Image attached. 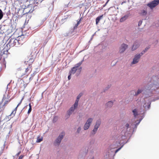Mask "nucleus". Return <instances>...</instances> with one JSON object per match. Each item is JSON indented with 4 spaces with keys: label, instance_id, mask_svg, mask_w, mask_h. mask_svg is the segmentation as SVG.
<instances>
[{
    "label": "nucleus",
    "instance_id": "obj_3",
    "mask_svg": "<svg viewBox=\"0 0 159 159\" xmlns=\"http://www.w3.org/2000/svg\"><path fill=\"white\" fill-rule=\"evenodd\" d=\"M122 133V135L120 136H119L118 137L117 139V141L116 142V144H117V145L118 146L120 145L121 146V147L118 148L115 151V154L120 150V149L123 147L125 144L127 143L128 142V141L126 142L123 141V142H121L122 140H120V139L121 138V139H125L127 135V134H126V130H125L124 129V130H123Z\"/></svg>",
    "mask_w": 159,
    "mask_h": 159
},
{
    "label": "nucleus",
    "instance_id": "obj_47",
    "mask_svg": "<svg viewBox=\"0 0 159 159\" xmlns=\"http://www.w3.org/2000/svg\"><path fill=\"white\" fill-rule=\"evenodd\" d=\"M109 0H107V2H106V3H105V4H104V5H103V7H104L108 3V2L109 1Z\"/></svg>",
    "mask_w": 159,
    "mask_h": 159
},
{
    "label": "nucleus",
    "instance_id": "obj_18",
    "mask_svg": "<svg viewBox=\"0 0 159 159\" xmlns=\"http://www.w3.org/2000/svg\"><path fill=\"white\" fill-rule=\"evenodd\" d=\"M143 93L145 95V98H148L152 95V94L151 91L148 89L146 90L145 92H143Z\"/></svg>",
    "mask_w": 159,
    "mask_h": 159
},
{
    "label": "nucleus",
    "instance_id": "obj_56",
    "mask_svg": "<svg viewBox=\"0 0 159 159\" xmlns=\"http://www.w3.org/2000/svg\"><path fill=\"white\" fill-rule=\"evenodd\" d=\"M33 77L31 76V77L29 78V81H31L33 79Z\"/></svg>",
    "mask_w": 159,
    "mask_h": 159
},
{
    "label": "nucleus",
    "instance_id": "obj_51",
    "mask_svg": "<svg viewBox=\"0 0 159 159\" xmlns=\"http://www.w3.org/2000/svg\"><path fill=\"white\" fill-rule=\"evenodd\" d=\"M22 100H23V98H22L21 99V101L17 105V107H18L20 104L22 102Z\"/></svg>",
    "mask_w": 159,
    "mask_h": 159
},
{
    "label": "nucleus",
    "instance_id": "obj_11",
    "mask_svg": "<svg viewBox=\"0 0 159 159\" xmlns=\"http://www.w3.org/2000/svg\"><path fill=\"white\" fill-rule=\"evenodd\" d=\"M28 7L26 8L23 10V12L24 13L23 15L26 14L27 15L29 13L30 14L34 11V7H33V9L32 7L30 8V6H28Z\"/></svg>",
    "mask_w": 159,
    "mask_h": 159
},
{
    "label": "nucleus",
    "instance_id": "obj_42",
    "mask_svg": "<svg viewBox=\"0 0 159 159\" xmlns=\"http://www.w3.org/2000/svg\"><path fill=\"white\" fill-rule=\"evenodd\" d=\"M57 120V118L56 116H55L53 119V121L54 122H56Z\"/></svg>",
    "mask_w": 159,
    "mask_h": 159
},
{
    "label": "nucleus",
    "instance_id": "obj_7",
    "mask_svg": "<svg viewBox=\"0 0 159 159\" xmlns=\"http://www.w3.org/2000/svg\"><path fill=\"white\" fill-rule=\"evenodd\" d=\"M39 52V51L37 47L35 48L32 52L30 53V56L29 60L27 62H29L30 63H32L34 61L37 54Z\"/></svg>",
    "mask_w": 159,
    "mask_h": 159
},
{
    "label": "nucleus",
    "instance_id": "obj_58",
    "mask_svg": "<svg viewBox=\"0 0 159 159\" xmlns=\"http://www.w3.org/2000/svg\"><path fill=\"white\" fill-rule=\"evenodd\" d=\"M2 51H1L0 52V56H2L3 54H2V53L3 52H2Z\"/></svg>",
    "mask_w": 159,
    "mask_h": 159
},
{
    "label": "nucleus",
    "instance_id": "obj_6",
    "mask_svg": "<svg viewBox=\"0 0 159 159\" xmlns=\"http://www.w3.org/2000/svg\"><path fill=\"white\" fill-rule=\"evenodd\" d=\"M65 136L64 132H62L56 139L53 142L55 146H59L60 144L61 141Z\"/></svg>",
    "mask_w": 159,
    "mask_h": 159
},
{
    "label": "nucleus",
    "instance_id": "obj_4",
    "mask_svg": "<svg viewBox=\"0 0 159 159\" xmlns=\"http://www.w3.org/2000/svg\"><path fill=\"white\" fill-rule=\"evenodd\" d=\"M132 112L135 118H136V116H139V117H140L139 120L137 121L136 123L133 125H132L134 126V128H135V129H136L138 125H139L141 121L144 117L145 111H143V112H142V111L140 112H138L137 111V110L136 109H134L133 110Z\"/></svg>",
    "mask_w": 159,
    "mask_h": 159
},
{
    "label": "nucleus",
    "instance_id": "obj_21",
    "mask_svg": "<svg viewBox=\"0 0 159 159\" xmlns=\"http://www.w3.org/2000/svg\"><path fill=\"white\" fill-rule=\"evenodd\" d=\"M113 102L112 101L108 102L106 103V105L107 107L110 108L113 105Z\"/></svg>",
    "mask_w": 159,
    "mask_h": 159
},
{
    "label": "nucleus",
    "instance_id": "obj_17",
    "mask_svg": "<svg viewBox=\"0 0 159 159\" xmlns=\"http://www.w3.org/2000/svg\"><path fill=\"white\" fill-rule=\"evenodd\" d=\"M22 43H21L20 41L17 39H15L14 40L12 43H11L12 46H15L16 47H18L20 45L22 44Z\"/></svg>",
    "mask_w": 159,
    "mask_h": 159
},
{
    "label": "nucleus",
    "instance_id": "obj_1",
    "mask_svg": "<svg viewBox=\"0 0 159 159\" xmlns=\"http://www.w3.org/2000/svg\"><path fill=\"white\" fill-rule=\"evenodd\" d=\"M132 128H133V129H131L130 127H129V124L128 123H126L125 125L123 126V129H121L119 131V132L120 133V135L118 136H120L122 135V132L123 131V130H124L125 129V130H126V134H127V135L125 137V139L127 137H129V138H130L133 133L134 131V130H136V129H135V128H134V126H132ZM124 139H122L121 138L120 139V140H121L122 141H121V142H123V141H124ZM129 139H128V140L127 141H128V140Z\"/></svg>",
    "mask_w": 159,
    "mask_h": 159
},
{
    "label": "nucleus",
    "instance_id": "obj_9",
    "mask_svg": "<svg viewBox=\"0 0 159 159\" xmlns=\"http://www.w3.org/2000/svg\"><path fill=\"white\" fill-rule=\"evenodd\" d=\"M159 4V0H153L148 3L147 5L150 9H152Z\"/></svg>",
    "mask_w": 159,
    "mask_h": 159
},
{
    "label": "nucleus",
    "instance_id": "obj_61",
    "mask_svg": "<svg viewBox=\"0 0 159 159\" xmlns=\"http://www.w3.org/2000/svg\"><path fill=\"white\" fill-rule=\"evenodd\" d=\"M81 69H82V67H80L79 69V70L80 71H81Z\"/></svg>",
    "mask_w": 159,
    "mask_h": 159
},
{
    "label": "nucleus",
    "instance_id": "obj_23",
    "mask_svg": "<svg viewBox=\"0 0 159 159\" xmlns=\"http://www.w3.org/2000/svg\"><path fill=\"white\" fill-rule=\"evenodd\" d=\"M103 17V15H102L101 16H99L97 17L96 20V24L97 25L99 22L100 20Z\"/></svg>",
    "mask_w": 159,
    "mask_h": 159
},
{
    "label": "nucleus",
    "instance_id": "obj_48",
    "mask_svg": "<svg viewBox=\"0 0 159 159\" xmlns=\"http://www.w3.org/2000/svg\"><path fill=\"white\" fill-rule=\"evenodd\" d=\"M70 6V2H69V3H68V4L65 5V8L67 7Z\"/></svg>",
    "mask_w": 159,
    "mask_h": 159
},
{
    "label": "nucleus",
    "instance_id": "obj_59",
    "mask_svg": "<svg viewBox=\"0 0 159 159\" xmlns=\"http://www.w3.org/2000/svg\"><path fill=\"white\" fill-rule=\"evenodd\" d=\"M108 89H107V88H106V87L104 89V92H106V91H107Z\"/></svg>",
    "mask_w": 159,
    "mask_h": 159
},
{
    "label": "nucleus",
    "instance_id": "obj_35",
    "mask_svg": "<svg viewBox=\"0 0 159 159\" xmlns=\"http://www.w3.org/2000/svg\"><path fill=\"white\" fill-rule=\"evenodd\" d=\"M78 105V104L75 103L73 105V109H74V110L75 109L77 108Z\"/></svg>",
    "mask_w": 159,
    "mask_h": 159
},
{
    "label": "nucleus",
    "instance_id": "obj_64",
    "mask_svg": "<svg viewBox=\"0 0 159 159\" xmlns=\"http://www.w3.org/2000/svg\"><path fill=\"white\" fill-rule=\"evenodd\" d=\"M53 3H54V2H53V1L52 3V6H53Z\"/></svg>",
    "mask_w": 159,
    "mask_h": 159
},
{
    "label": "nucleus",
    "instance_id": "obj_49",
    "mask_svg": "<svg viewBox=\"0 0 159 159\" xmlns=\"http://www.w3.org/2000/svg\"><path fill=\"white\" fill-rule=\"evenodd\" d=\"M158 43V40H157L154 42V44H155V45H157V43Z\"/></svg>",
    "mask_w": 159,
    "mask_h": 159
},
{
    "label": "nucleus",
    "instance_id": "obj_37",
    "mask_svg": "<svg viewBox=\"0 0 159 159\" xmlns=\"http://www.w3.org/2000/svg\"><path fill=\"white\" fill-rule=\"evenodd\" d=\"M81 128L80 127H79L77 129V133L78 134L79 133L81 130Z\"/></svg>",
    "mask_w": 159,
    "mask_h": 159
},
{
    "label": "nucleus",
    "instance_id": "obj_43",
    "mask_svg": "<svg viewBox=\"0 0 159 159\" xmlns=\"http://www.w3.org/2000/svg\"><path fill=\"white\" fill-rule=\"evenodd\" d=\"M32 111V108H29L28 111V114H29Z\"/></svg>",
    "mask_w": 159,
    "mask_h": 159
},
{
    "label": "nucleus",
    "instance_id": "obj_57",
    "mask_svg": "<svg viewBox=\"0 0 159 159\" xmlns=\"http://www.w3.org/2000/svg\"><path fill=\"white\" fill-rule=\"evenodd\" d=\"M21 153V152H19L18 153H17L16 154V156H19L20 153Z\"/></svg>",
    "mask_w": 159,
    "mask_h": 159
},
{
    "label": "nucleus",
    "instance_id": "obj_27",
    "mask_svg": "<svg viewBox=\"0 0 159 159\" xmlns=\"http://www.w3.org/2000/svg\"><path fill=\"white\" fill-rule=\"evenodd\" d=\"M143 90L142 89H139L135 93V94L134 95V96H137L139 94L143 92Z\"/></svg>",
    "mask_w": 159,
    "mask_h": 159
},
{
    "label": "nucleus",
    "instance_id": "obj_29",
    "mask_svg": "<svg viewBox=\"0 0 159 159\" xmlns=\"http://www.w3.org/2000/svg\"><path fill=\"white\" fill-rule=\"evenodd\" d=\"M4 15V13L2 10L0 8V20L2 19Z\"/></svg>",
    "mask_w": 159,
    "mask_h": 159
},
{
    "label": "nucleus",
    "instance_id": "obj_52",
    "mask_svg": "<svg viewBox=\"0 0 159 159\" xmlns=\"http://www.w3.org/2000/svg\"><path fill=\"white\" fill-rule=\"evenodd\" d=\"M35 74L36 72H34L33 74H31V76L33 77Z\"/></svg>",
    "mask_w": 159,
    "mask_h": 159
},
{
    "label": "nucleus",
    "instance_id": "obj_13",
    "mask_svg": "<svg viewBox=\"0 0 159 159\" xmlns=\"http://www.w3.org/2000/svg\"><path fill=\"white\" fill-rule=\"evenodd\" d=\"M152 81L153 82V84L156 85H159V76H153L152 78Z\"/></svg>",
    "mask_w": 159,
    "mask_h": 159
},
{
    "label": "nucleus",
    "instance_id": "obj_63",
    "mask_svg": "<svg viewBox=\"0 0 159 159\" xmlns=\"http://www.w3.org/2000/svg\"><path fill=\"white\" fill-rule=\"evenodd\" d=\"M125 3V1H124L122 3H121V4H123V3Z\"/></svg>",
    "mask_w": 159,
    "mask_h": 159
},
{
    "label": "nucleus",
    "instance_id": "obj_16",
    "mask_svg": "<svg viewBox=\"0 0 159 159\" xmlns=\"http://www.w3.org/2000/svg\"><path fill=\"white\" fill-rule=\"evenodd\" d=\"M75 30H74V29L71 28L68 32H67L64 34V36H65L69 37L72 36L74 34V33L75 32Z\"/></svg>",
    "mask_w": 159,
    "mask_h": 159
},
{
    "label": "nucleus",
    "instance_id": "obj_33",
    "mask_svg": "<svg viewBox=\"0 0 159 159\" xmlns=\"http://www.w3.org/2000/svg\"><path fill=\"white\" fill-rule=\"evenodd\" d=\"M95 141V139L94 138H91L90 142V144L91 145L93 144L94 143Z\"/></svg>",
    "mask_w": 159,
    "mask_h": 159
},
{
    "label": "nucleus",
    "instance_id": "obj_53",
    "mask_svg": "<svg viewBox=\"0 0 159 159\" xmlns=\"http://www.w3.org/2000/svg\"><path fill=\"white\" fill-rule=\"evenodd\" d=\"M8 102V101H6L5 102H4V104L3 105H4V107H5V106L6 104H7V102Z\"/></svg>",
    "mask_w": 159,
    "mask_h": 159
},
{
    "label": "nucleus",
    "instance_id": "obj_60",
    "mask_svg": "<svg viewBox=\"0 0 159 159\" xmlns=\"http://www.w3.org/2000/svg\"><path fill=\"white\" fill-rule=\"evenodd\" d=\"M29 108H32V107H31V103H30L29 104Z\"/></svg>",
    "mask_w": 159,
    "mask_h": 159
},
{
    "label": "nucleus",
    "instance_id": "obj_50",
    "mask_svg": "<svg viewBox=\"0 0 159 159\" xmlns=\"http://www.w3.org/2000/svg\"><path fill=\"white\" fill-rule=\"evenodd\" d=\"M79 99H77V98L76 99L75 101V103H77V104H78V102H79Z\"/></svg>",
    "mask_w": 159,
    "mask_h": 159
},
{
    "label": "nucleus",
    "instance_id": "obj_25",
    "mask_svg": "<svg viewBox=\"0 0 159 159\" xmlns=\"http://www.w3.org/2000/svg\"><path fill=\"white\" fill-rule=\"evenodd\" d=\"M77 69L75 67H73L71 69V70L69 72V74L71 73V74H74L76 71L77 70Z\"/></svg>",
    "mask_w": 159,
    "mask_h": 159
},
{
    "label": "nucleus",
    "instance_id": "obj_28",
    "mask_svg": "<svg viewBox=\"0 0 159 159\" xmlns=\"http://www.w3.org/2000/svg\"><path fill=\"white\" fill-rule=\"evenodd\" d=\"M84 61V58L83 59L82 61H81L80 62H79L78 63L76 64L75 65V66H74L77 69V68L79 67L82 63Z\"/></svg>",
    "mask_w": 159,
    "mask_h": 159
},
{
    "label": "nucleus",
    "instance_id": "obj_62",
    "mask_svg": "<svg viewBox=\"0 0 159 159\" xmlns=\"http://www.w3.org/2000/svg\"><path fill=\"white\" fill-rule=\"evenodd\" d=\"M91 41V40H90L89 41V42H88V43H89V44H90V41Z\"/></svg>",
    "mask_w": 159,
    "mask_h": 159
},
{
    "label": "nucleus",
    "instance_id": "obj_40",
    "mask_svg": "<svg viewBox=\"0 0 159 159\" xmlns=\"http://www.w3.org/2000/svg\"><path fill=\"white\" fill-rule=\"evenodd\" d=\"M82 19V17H81L80 19L78 20L77 22V24H78L79 25L80 24L81 21V20Z\"/></svg>",
    "mask_w": 159,
    "mask_h": 159
},
{
    "label": "nucleus",
    "instance_id": "obj_30",
    "mask_svg": "<svg viewBox=\"0 0 159 159\" xmlns=\"http://www.w3.org/2000/svg\"><path fill=\"white\" fill-rule=\"evenodd\" d=\"M9 49L8 48H6V47H5L3 50H2V52H3L2 54H7V52H8V50Z\"/></svg>",
    "mask_w": 159,
    "mask_h": 159
},
{
    "label": "nucleus",
    "instance_id": "obj_2",
    "mask_svg": "<svg viewBox=\"0 0 159 159\" xmlns=\"http://www.w3.org/2000/svg\"><path fill=\"white\" fill-rule=\"evenodd\" d=\"M132 128H133V129H131L130 127H129V124L128 123H126L125 125L123 126V129H121L119 131V132L120 133V135L118 136H120L122 135V132L123 131V130H124L125 129V130H126V134H127V135L125 137V139L127 137H129V138H130L133 133L134 131V130H136V129H135V128H134V126H132ZM124 139H122L121 138L120 139V140H121L122 141H121V142H123V141H124ZM129 139H128V140L127 141H128V140Z\"/></svg>",
    "mask_w": 159,
    "mask_h": 159
},
{
    "label": "nucleus",
    "instance_id": "obj_44",
    "mask_svg": "<svg viewBox=\"0 0 159 159\" xmlns=\"http://www.w3.org/2000/svg\"><path fill=\"white\" fill-rule=\"evenodd\" d=\"M71 74H69V75H68V80H70L71 79Z\"/></svg>",
    "mask_w": 159,
    "mask_h": 159
},
{
    "label": "nucleus",
    "instance_id": "obj_39",
    "mask_svg": "<svg viewBox=\"0 0 159 159\" xmlns=\"http://www.w3.org/2000/svg\"><path fill=\"white\" fill-rule=\"evenodd\" d=\"M78 25H79L78 24L76 23V24H75V26L72 28L73 29H74V30H75L78 27Z\"/></svg>",
    "mask_w": 159,
    "mask_h": 159
},
{
    "label": "nucleus",
    "instance_id": "obj_32",
    "mask_svg": "<svg viewBox=\"0 0 159 159\" xmlns=\"http://www.w3.org/2000/svg\"><path fill=\"white\" fill-rule=\"evenodd\" d=\"M5 107H4V105H0V112H3L5 109Z\"/></svg>",
    "mask_w": 159,
    "mask_h": 159
},
{
    "label": "nucleus",
    "instance_id": "obj_41",
    "mask_svg": "<svg viewBox=\"0 0 159 159\" xmlns=\"http://www.w3.org/2000/svg\"><path fill=\"white\" fill-rule=\"evenodd\" d=\"M70 115L66 113V114L65 116V117L66 118V119H68L70 117Z\"/></svg>",
    "mask_w": 159,
    "mask_h": 159
},
{
    "label": "nucleus",
    "instance_id": "obj_26",
    "mask_svg": "<svg viewBox=\"0 0 159 159\" xmlns=\"http://www.w3.org/2000/svg\"><path fill=\"white\" fill-rule=\"evenodd\" d=\"M147 13V11L144 10H141L140 14L142 16H146Z\"/></svg>",
    "mask_w": 159,
    "mask_h": 159
},
{
    "label": "nucleus",
    "instance_id": "obj_20",
    "mask_svg": "<svg viewBox=\"0 0 159 159\" xmlns=\"http://www.w3.org/2000/svg\"><path fill=\"white\" fill-rule=\"evenodd\" d=\"M129 17V15L128 14H126L124 16L122 17L120 20V22H123L125 20L127 19Z\"/></svg>",
    "mask_w": 159,
    "mask_h": 159
},
{
    "label": "nucleus",
    "instance_id": "obj_46",
    "mask_svg": "<svg viewBox=\"0 0 159 159\" xmlns=\"http://www.w3.org/2000/svg\"><path fill=\"white\" fill-rule=\"evenodd\" d=\"M24 157V156L23 155H20L18 159H22Z\"/></svg>",
    "mask_w": 159,
    "mask_h": 159
},
{
    "label": "nucleus",
    "instance_id": "obj_54",
    "mask_svg": "<svg viewBox=\"0 0 159 159\" xmlns=\"http://www.w3.org/2000/svg\"><path fill=\"white\" fill-rule=\"evenodd\" d=\"M111 85H108L107 87H106V88H107V89H109L111 87Z\"/></svg>",
    "mask_w": 159,
    "mask_h": 159
},
{
    "label": "nucleus",
    "instance_id": "obj_55",
    "mask_svg": "<svg viewBox=\"0 0 159 159\" xmlns=\"http://www.w3.org/2000/svg\"><path fill=\"white\" fill-rule=\"evenodd\" d=\"M29 70V69L28 68V67H27V68H26V70H25V72L27 73L28 72V71Z\"/></svg>",
    "mask_w": 159,
    "mask_h": 159
},
{
    "label": "nucleus",
    "instance_id": "obj_10",
    "mask_svg": "<svg viewBox=\"0 0 159 159\" xmlns=\"http://www.w3.org/2000/svg\"><path fill=\"white\" fill-rule=\"evenodd\" d=\"M93 120V119L91 118H89L87 119L84 126V130H87L89 129Z\"/></svg>",
    "mask_w": 159,
    "mask_h": 159
},
{
    "label": "nucleus",
    "instance_id": "obj_8",
    "mask_svg": "<svg viewBox=\"0 0 159 159\" xmlns=\"http://www.w3.org/2000/svg\"><path fill=\"white\" fill-rule=\"evenodd\" d=\"M101 121L100 119H98L96 121L94 127L90 133V136H93L96 134L98 129L101 125Z\"/></svg>",
    "mask_w": 159,
    "mask_h": 159
},
{
    "label": "nucleus",
    "instance_id": "obj_31",
    "mask_svg": "<svg viewBox=\"0 0 159 159\" xmlns=\"http://www.w3.org/2000/svg\"><path fill=\"white\" fill-rule=\"evenodd\" d=\"M43 140V138L42 137H41V138L39 137H38L37 138V139L36 140L37 143H40Z\"/></svg>",
    "mask_w": 159,
    "mask_h": 159
},
{
    "label": "nucleus",
    "instance_id": "obj_15",
    "mask_svg": "<svg viewBox=\"0 0 159 159\" xmlns=\"http://www.w3.org/2000/svg\"><path fill=\"white\" fill-rule=\"evenodd\" d=\"M140 46L139 43L138 41H135L131 48V50L132 51H134L136 49Z\"/></svg>",
    "mask_w": 159,
    "mask_h": 159
},
{
    "label": "nucleus",
    "instance_id": "obj_14",
    "mask_svg": "<svg viewBox=\"0 0 159 159\" xmlns=\"http://www.w3.org/2000/svg\"><path fill=\"white\" fill-rule=\"evenodd\" d=\"M141 56L139 54H137L135 55L134 58L133 59V61L132 62V64H135L137 63L139 60Z\"/></svg>",
    "mask_w": 159,
    "mask_h": 159
},
{
    "label": "nucleus",
    "instance_id": "obj_38",
    "mask_svg": "<svg viewBox=\"0 0 159 159\" xmlns=\"http://www.w3.org/2000/svg\"><path fill=\"white\" fill-rule=\"evenodd\" d=\"M143 22V20H140L138 24V26L139 27L141 26V25H142Z\"/></svg>",
    "mask_w": 159,
    "mask_h": 159
},
{
    "label": "nucleus",
    "instance_id": "obj_5",
    "mask_svg": "<svg viewBox=\"0 0 159 159\" xmlns=\"http://www.w3.org/2000/svg\"><path fill=\"white\" fill-rule=\"evenodd\" d=\"M159 99V97H157L154 98H151L149 99V101L148 103H145L143 106V107L144 108L145 110H142V112L145 111V114L146 113V111L147 110H149L151 106V103L152 102H154L155 101Z\"/></svg>",
    "mask_w": 159,
    "mask_h": 159
},
{
    "label": "nucleus",
    "instance_id": "obj_45",
    "mask_svg": "<svg viewBox=\"0 0 159 159\" xmlns=\"http://www.w3.org/2000/svg\"><path fill=\"white\" fill-rule=\"evenodd\" d=\"M96 34V32H95L93 35H92L90 39V40H92L93 39V36H94V35Z\"/></svg>",
    "mask_w": 159,
    "mask_h": 159
},
{
    "label": "nucleus",
    "instance_id": "obj_22",
    "mask_svg": "<svg viewBox=\"0 0 159 159\" xmlns=\"http://www.w3.org/2000/svg\"><path fill=\"white\" fill-rule=\"evenodd\" d=\"M150 48V46H148L146 48L142 51L139 54L141 56L143 55Z\"/></svg>",
    "mask_w": 159,
    "mask_h": 159
},
{
    "label": "nucleus",
    "instance_id": "obj_34",
    "mask_svg": "<svg viewBox=\"0 0 159 159\" xmlns=\"http://www.w3.org/2000/svg\"><path fill=\"white\" fill-rule=\"evenodd\" d=\"M83 93H80L79 94L77 97L76 98L77 99H79V100L80 98L83 96Z\"/></svg>",
    "mask_w": 159,
    "mask_h": 159
},
{
    "label": "nucleus",
    "instance_id": "obj_24",
    "mask_svg": "<svg viewBox=\"0 0 159 159\" xmlns=\"http://www.w3.org/2000/svg\"><path fill=\"white\" fill-rule=\"evenodd\" d=\"M74 110L73 109V107L72 106L70 108L69 110H68L67 111V113L68 114L71 115L72 114V113L74 111Z\"/></svg>",
    "mask_w": 159,
    "mask_h": 159
},
{
    "label": "nucleus",
    "instance_id": "obj_36",
    "mask_svg": "<svg viewBox=\"0 0 159 159\" xmlns=\"http://www.w3.org/2000/svg\"><path fill=\"white\" fill-rule=\"evenodd\" d=\"M50 36L48 37L47 38V39H46V40L43 43V44L44 45H45L46 44L48 41L50 39Z\"/></svg>",
    "mask_w": 159,
    "mask_h": 159
},
{
    "label": "nucleus",
    "instance_id": "obj_19",
    "mask_svg": "<svg viewBox=\"0 0 159 159\" xmlns=\"http://www.w3.org/2000/svg\"><path fill=\"white\" fill-rule=\"evenodd\" d=\"M17 107H18L16 106L15 109L12 111L11 114L7 117L8 118V120H9L10 119L14 116L16 113Z\"/></svg>",
    "mask_w": 159,
    "mask_h": 159
},
{
    "label": "nucleus",
    "instance_id": "obj_12",
    "mask_svg": "<svg viewBox=\"0 0 159 159\" xmlns=\"http://www.w3.org/2000/svg\"><path fill=\"white\" fill-rule=\"evenodd\" d=\"M128 45L125 43H123L121 45L119 50L120 53H123L128 48Z\"/></svg>",
    "mask_w": 159,
    "mask_h": 159
}]
</instances>
